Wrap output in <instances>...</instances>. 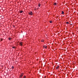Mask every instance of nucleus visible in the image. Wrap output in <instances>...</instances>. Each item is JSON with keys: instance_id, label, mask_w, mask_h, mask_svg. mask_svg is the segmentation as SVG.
<instances>
[{"instance_id": "7", "label": "nucleus", "mask_w": 78, "mask_h": 78, "mask_svg": "<svg viewBox=\"0 0 78 78\" xmlns=\"http://www.w3.org/2000/svg\"><path fill=\"white\" fill-rule=\"evenodd\" d=\"M59 66H58L57 67H56V69H58V68H59Z\"/></svg>"}, {"instance_id": "4", "label": "nucleus", "mask_w": 78, "mask_h": 78, "mask_svg": "<svg viewBox=\"0 0 78 78\" xmlns=\"http://www.w3.org/2000/svg\"><path fill=\"white\" fill-rule=\"evenodd\" d=\"M43 47H44V48H47V46H46V45L44 46Z\"/></svg>"}, {"instance_id": "8", "label": "nucleus", "mask_w": 78, "mask_h": 78, "mask_svg": "<svg viewBox=\"0 0 78 78\" xmlns=\"http://www.w3.org/2000/svg\"><path fill=\"white\" fill-rule=\"evenodd\" d=\"M20 13H22V12H23V11H20Z\"/></svg>"}, {"instance_id": "6", "label": "nucleus", "mask_w": 78, "mask_h": 78, "mask_svg": "<svg viewBox=\"0 0 78 78\" xmlns=\"http://www.w3.org/2000/svg\"><path fill=\"white\" fill-rule=\"evenodd\" d=\"M13 48H16V47L15 46H13L12 47Z\"/></svg>"}, {"instance_id": "16", "label": "nucleus", "mask_w": 78, "mask_h": 78, "mask_svg": "<svg viewBox=\"0 0 78 78\" xmlns=\"http://www.w3.org/2000/svg\"><path fill=\"white\" fill-rule=\"evenodd\" d=\"M12 69H14V67H13V66H12Z\"/></svg>"}, {"instance_id": "1", "label": "nucleus", "mask_w": 78, "mask_h": 78, "mask_svg": "<svg viewBox=\"0 0 78 78\" xmlns=\"http://www.w3.org/2000/svg\"><path fill=\"white\" fill-rule=\"evenodd\" d=\"M29 15L30 16H32L33 15V12H31L29 13Z\"/></svg>"}, {"instance_id": "10", "label": "nucleus", "mask_w": 78, "mask_h": 78, "mask_svg": "<svg viewBox=\"0 0 78 78\" xmlns=\"http://www.w3.org/2000/svg\"><path fill=\"white\" fill-rule=\"evenodd\" d=\"M66 24H69V22H66Z\"/></svg>"}, {"instance_id": "15", "label": "nucleus", "mask_w": 78, "mask_h": 78, "mask_svg": "<svg viewBox=\"0 0 78 78\" xmlns=\"http://www.w3.org/2000/svg\"><path fill=\"white\" fill-rule=\"evenodd\" d=\"M26 76H24L23 77V78H26Z\"/></svg>"}, {"instance_id": "2", "label": "nucleus", "mask_w": 78, "mask_h": 78, "mask_svg": "<svg viewBox=\"0 0 78 78\" xmlns=\"http://www.w3.org/2000/svg\"><path fill=\"white\" fill-rule=\"evenodd\" d=\"M22 44H23V43L22 42H20V45H21V46H22Z\"/></svg>"}, {"instance_id": "9", "label": "nucleus", "mask_w": 78, "mask_h": 78, "mask_svg": "<svg viewBox=\"0 0 78 78\" xmlns=\"http://www.w3.org/2000/svg\"><path fill=\"white\" fill-rule=\"evenodd\" d=\"M64 12L63 11H62V14H64Z\"/></svg>"}, {"instance_id": "12", "label": "nucleus", "mask_w": 78, "mask_h": 78, "mask_svg": "<svg viewBox=\"0 0 78 78\" xmlns=\"http://www.w3.org/2000/svg\"><path fill=\"white\" fill-rule=\"evenodd\" d=\"M9 40H11V38H9Z\"/></svg>"}, {"instance_id": "14", "label": "nucleus", "mask_w": 78, "mask_h": 78, "mask_svg": "<svg viewBox=\"0 0 78 78\" xmlns=\"http://www.w3.org/2000/svg\"><path fill=\"white\" fill-rule=\"evenodd\" d=\"M50 23H51V21H50Z\"/></svg>"}, {"instance_id": "13", "label": "nucleus", "mask_w": 78, "mask_h": 78, "mask_svg": "<svg viewBox=\"0 0 78 78\" xmlns=\"http://www.w3.org/2000/svg\"><path fill=\"white\" fill-rule=\"evenodd\" d=\"M44 40L41 41V42H44Z\"/></svg>"}, {"instance_id": "3", "label": "nucleus", "mask_w": 78, "mask_h": 78, "mask_svg": "<svg viewBox=\"0 0 78 78\" xmlns=\"http://www.w3.org/2000/svg\"><path fill=\"white\" fill-rule=\"evenodd\" d=\"M23 73L21 74V75L20 76V78H22V76H23Z\"/></svg>"}, {"instance_id": "11", "label": "nucleus", "mask_w": 78, "mask_h": 78, "mask_svg": "<svg viewBox=\"0 0 78 78\" xmlns=\"http://www.w3.org/2000/svg\"><path fill=\"white\" fill-rule=\"evenodd\" d=\"M40 6H41V5H40V4H39L38 6L39 7H40Z\"/></svg>"}, {"instance_id": "5", "label": "nucleus", "mask_w": 78, "mask_h": 78, "mask_svg": "<svg viewBox=\"0 0 78 78\" xmlns=\"http://www.w3.org/2000/svg\"><path fill=\"white\" fill-rule=\"evenodd\" d=\"M57 5V3H54V5Z\"/></svg>"}]
</instances>
